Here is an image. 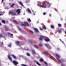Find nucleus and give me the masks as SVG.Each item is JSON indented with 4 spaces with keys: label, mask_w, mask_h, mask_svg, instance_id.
<instances>
[{
    "label": "nucleus",
    "mask_w": 66,
    "mask_h": 66,
    "mask_svg": "<svg viewBox=\"0 0 66 66\" xmlns=\"http://www.w3.org/2000/svg\"><path fill=\"white\" fill-rule=\"evenodd\" d=\"M13 64L15 65H17L18 64H19V63L16 60H13Z\"/></svg>",
    "instance_id": "nucleus-2"
},
{
    "label": "nucleus",
    "mask_w": 66,
    "mask_h": 66,
    "mask_svg": "<svg viewBox=\"0 0 66 66\" xmlns=\"http://www.w3.org/2000/svg\"><path fill=\"white\" fill-rule=\"evenodd\" d=\"M19 3H20V5H21V6H23V4H22V3L20 2H19Z\"/></svg>",
    "instance_id": "nucleus-29"
},
{
    "label": "nucleus",
    "mask_w": 66,
    "mask_h": 66,
    "mask_svg": "<svg viewBox=\"0 0 66 66\" xmlns=\"http://www.w3.org/2000/svg\"><path fill=\"white\" fill-rule=\"evenodd\" d=\"M0 37H3L2 35L1 34H0Z\"/></svg>",
    "instance_id": "nucleus-36"
},
{
    "label": "nucleus",
    "mask_w": 66,
    "mask_h": 66,
    "mask_svg": "<svg viewBox=\"0 0 66 66\" xmlns=\"http://www.w3.org/2000/svg\"><path fill=\"white\" fill-rule=\"evenodd\" d=\"M1 22L2 23H4V24L5 23V21L4 20H2Z\"/></svg>",
    "instance_id": "nucleus-15"
},
{
    "label": "nucleus",
    "mask_w": 66,
    "mask_h": 66,
    "mask_svg": "<svg viewBox=\"0 0 66 66\" xmlns=\"http://www.w3.org/2000/svg\"><path fill=\"white\" fill-rule=\"evenodd\" d=\"M56 56H57V57H58V58H60V56H59V55H58V54H56Z\"/></svg>",
    "instance_id": "nucleus-26"
},
{
    "label": "nucleus",
    "mask_w": 66,
    "mask_h": 66,
    "mask_svg": "<svg viewBox=\"0 0 66 66\" xmlns=\"http://www.w3.org/2000/svg\"><path fill=\"white\" fill-rule=\"evenodd\" d=\"M36 64H37L39 66H40V64H39V63H38V62H37V61L36 62Z\"/></svg>",
    "instance_id": "nucleus-28"
},
{
    "label": "nucleus",
    "mask_w": 66,
    "mask_h": 66,
    "mask_svg": "<svg viewBox=\"0 0 66 66\" xmlns=\"http://www.w3.org/2000/svg\"><path fill=\"white\" fill-rule=\"evenodd\" d=\"M49 16H50V17H51V15L50 14H49Z\"/></svg>",
    "instance_id": "nucleus-48"
},
{
    "label": "nucleus",
    "mask_w": 66,
    "mask_h": 66,
    "mask_svg": "<svg viewBox=\"0 0 66 66\" xmlns=\"http://www.w3.org/2000/svg\"><path fill=\"white\" fill-rule=\"evenodd\" d=\"M29 31H30V32H31V33H32V34H33V31H32L31 30H29Z\"/></svg>",
    "instance_id": "nucleus-33"
},
{
    "label": "nucleus",
    "mask_w": 66,
    "mask_h": 66,
    "mask_svg": "<svg viewBox=\"0 0 66 66\" xmlns=\"http://www.w3.org/2000/svg\"><path fill=\"white\" fill-rule=\"evenodd\" d=\"M30 2V0H26V2H25V3H29Z\"/></svg>",
    "instance_id": "nucleus-13"
},
{
    "label": "nucleus",
    "mask_w": 66,
    "mask_h": 66,
    "mask_svg": "<svg viewBox=\"0 0 66 66\" xmlns=\"http://www.w3.org/2000/svg\"><path fill=\"white\" fill-rule=\"evenodd\" d=\"M59 33H61V30H59Z\"/></svg>",
    "instance_id": "nucleus-47"
},
{
    "label": "nucleus",
    "mask_w": 66,
    "mask_h": 66,
    "mask_svg": "<svg viewBox=\"0 0 66 66\" xmlns=\"http://www.w3.org/2000/svg\"><path fill=\"white\" fill-rule=\"evenodd\" d=\"M14 5H15L14 4V3L12 4L11 5V7H13V6H14Z\"/></svg>",
    "instance_id": "nucleus-32"
},
{
    "label": "nucleus",
    "mask_w": 66,
    "mask_h": 66,
    "mask_svg": "<svg viewBox=\"0 0 66 66\" xmlns=\"http://www.w3.org/2000/svg\"><path fill=\"white\" fill-rule=\"evenodd\" d=\"M20 12V9H18L16 10V12L18 13V14H19Z\"/></svg>",
    "instance_id": "nucleus-8"
},
{
    "label": "nucleus",
    "mask_w": 66,
    "mask_h": 66,
    "mask_svg": "<svg viewBox=\"0 0 66 66\" xmlns=\"http://www.w3.org/2000/svg\"><path fill=\"white\" fill-rule=\"evenodd\" d=\"M27 20L28 21V22H31V19H30L29 18L27 19Z\"/></svg>",
    "instance_id": "nucleus-27"
},
{
    "label": "nucleus",
    "mask_w": 66,
    "mask_h": 66,
    "mask_svg": "<svg viewBox=\"0 0 66 66\" xmlns=\"http://www.w3.org/2000/svg\"><path fill=\"white\" fill-rule=\"evenodd\" d=\"M24 24L25 25V27L26 26H27V27H29V24L28 23V22H24Z\"/></svg>",
    "instance_id": "nucleus-4"
},
{
    "label": "nucleus",
    "mask_w": 66,
    "mask_h": 66,
    "mask_svg": "<svg viewBox=\"0 0 66 66\" xmlns=\"http://www.w3.org/2000/svg\"><path fill=\"white\" fill-rule=\"evenodd\" d=\"M13 22L15 23H16L18 24H19V23H18V22L16 20L13 19Z\"/></svg>",
    "instance_id": "nucleus-7"
},
{
    "label": "nucleus",
    "mask_w": 66,
    "mask_h": 66,
    "mask_svg": "<svg viewBox=\"0 0 66 66\" xmlns=\"http://www.w3.org/2000/svg\"><path fill=\"white\" fill-rule=\"evenodd\" d=\"M26 55H27V56H30V54L28 53H26Z\"/></svg>",
    "instance_id": "nucleus-25"
},
{
    "label": "nucleus",
    "mask_w": 66,
    "mask_h": 66,
    "mask_svg": "<svg viewBox=\"0 0 66 66\" xmlns=\"http://www.w3.org/2000/svg\"><path fill=\"white\" fill-rule=\"evenodd\" d=\"M42 5H43V6H44L45 8H46L47 7H49L51 6L50 5H49V4H45V3H42Z\"/></svg>",
    "instance_id": "nucleus-1"
},
{
    "label": "nucleus",
    "mask_w": 66,
    "mask_h": 66,
    "mask_svg": "<svg viewBox=\"0 0 66 66\" xmlns=\"http://www.w3.org/2000/svg\"><path fill=\"white\" fill-rule=\"evenodd\" d=\"M2 25V24H1V23L0 22V26H1Z\"/></svg>",
    "instance_id": "nucleus-53"
},
{
    "label": "nucleus",
    "mask_w": 66,
    "mask_h": 66,
    "mask_svg": "<svg viewBox=\"0 0 66 66\" xmlns=\"http://www.w3.org/2000/svg\"><path fill=\"white\" fill-rule=\"evenodd\" d=\"M44 38L43 36H40L39 38V40L42 41L44 39Z\"/></svg>",
    "instance_id": "nucleus-3"
},
{
    "label": "nucleus",
    "mask_w": 66,
    "mask_h": 66,
    "mask_svg": "<svg viewBox=\"0 0 66 66\" xmlns=\"http://www.w3.org/2000/svg\"><path fill=\"white\" fill-rule=\"evenodd\" d=\"M60 40L61 41V40H61V39H60Z\"/></svg>",
    "instance_id": "nucleus-58"
},
{
    "label": "nucleus",
    "mask_w": 66,
    "mask_h": 66,
    "mask_svg": "<svg viewBox=\"0 0 66 66\" xmlns=\"http://www.w3.org/2000/svg\"><path fill=\"white\" fill-rule=\"evenodd\" d=\"M22 66H27V65H26L23 64H22Z\"/></svg>",
    "instance_id": "nucleus-40"
},
{
    "label": "nucleus",
    "mask_w": 66,
    "mask_h": 66,
    "mask_svg": "<svg viewBox=\"0 0 66 66\" xmlns=\"http://www.w3.org/2000/svg\"><path fill=\"white\" fill-rule=\"evenodd\" d=\"M1 43L2 45H3L4 44H3V42H2Z\"/></svg>",
    "instance_id": "nucleus-50"
},
{
    "label": "nucleus",
    "mask_w": 66,
    "mask_h": 66,
    "mask_svg": "<svg viewBox=\"0 0 66 66\" xmlns=\"http://www.w3.org/2000/svg\"><path fill=\"white\" fill-rule=\"evenodd\" d=\"M27 11L28 12H29V13H31V11L30 10V9H29V8H28L27 9Z\"/></svg>",
    "instance_id": "nucleus-16"
},
{
    "label": "nucleus",
    "mask_w": 66,
    "mask_h": 66,
    "mask_svg": "<svg viewBox=\"0 0 66 66\" xmlns=\"http://www.w3.org/2000/svg\"><path fill=\"white\" fill-rule=\"evenodd\" d=\"M51 28H52V29H54V26L53 25H51L50 26Z\"/></svg>",
    "instance_id": "nucleus-22"
},
{
    "label": "nucleus",
    "mask_w": 66,
    "mask_h": 66,
    "mask_svg": "<svg viewBox=\"0 0 66 66\" xmlns=\"http://www.w3.org/2000/svg\"><path fill=\"white\" fill-rule=\"evenodd\" d=\"M0 64H1V63H0Z\"/></svg>",
    "instance_id": "nucleus-59"
},
{
    "label": "nucleus",
    "mask_w": 66,
    "mask_h": 66,
    "mask_svg": "<svg viewBox=\"0 0 66 66\" xmlns=\"http://www.w3.org/2000/svg\"><path fill=\"white\" fill-rule=\"evenodd\" d=\"M44 40L46 42H48L50 41V39L48 38H47L46 39H44Z\"/></svg>",
    "instance_id": "nucleus-5"
},
{
    "label": "nucleus",
    "mask_w": 66,
    "mask_h": 66,
    "mask_svg": "<svg viewBox=\"0 0 66 66\" xmlns=\"http://www.w3.org/2000/svg\"><path fill=\"white\" fill-rule=\"evenodd\" d=\"M42 28H43L44 30H46V27H45V26H43L42 27Z\"/></svg>",
    "instance_id": "nucleus-31"
},
{
    "label": "nucleus",
    "mask_w": 66,
    "mask_h": 66,
    "mask_svg": "<svg viewBox=\"0 0 66 66\" xmlns=\"http://www.w3.org/2000/svg\"><path fill=\"white\" fill-rule=\"evenodd\" d=\"M43 14L44 15H45L46 14V12H44L43 13Z\"/></svg>",
    "instance_id": "nucleus-38"
},
{
    "label": "nucleus",
    "mask_w": 66,
    "mask_h": 66,
    "mask_svg": "<svg viewBox=\"0 0 66 66\" xmlns=\"http://www.w3.org/2000/svg\"><path fill=\"white\" fill-rule=\"evenodd\" d=\"M5 30L6 31H9V28H7V27H5Z\"/></svg>",
    "instance_id": "nucleus-12"
},
{
    "label": "nucleus",
    "mask_w": 66,
    "mask_h": 66,
    "mask_svg": "<svg viewBox=\"0 0 66 66\" xmlns=\"http://www.w3.org/2000/svg\"><path fill=\"white\" fill-rule=\"evenodd\" d=\"M27 50H29V49H27Z\"/></svg>",
    "instance_id": "nucleus-56"
},
{
    "label": "nucleus",
    "mask_w": 66,
    "mask_h": 66,
    "mask_svg": "<svg viewBox=\"0 0 66 66\" xmlns=\"http://www.w3.org/2000/svg\"><path fill=\"white\" fill-rule=\"evenodd\" d=\"M61 66H65V65H64L62 64L61 65Z\"/></svg>",
    "instance_id": "nucleus-52"
},
{
    "label": "nucleus",
    "mask_w": 66,
    "mask_h": 66,
    "mask_svg": "<svg viewBox=\"0 0 66 66\" xmlns=\"http://www.w3.org/2000/svg\"><path fill=\"white\" fill-rule=\"evenodd\" d=\"M0 14H3V12H2L1 11L0 12Z\"/></svg>",
    "instance_id": "nucleus-46"
},
{
    "label": "nucleus",
    "mask_w": 66,
    "mask_h": 66,
    "mask_svg": "<svg viewBox=\"0 0 66 66\" xmlns=\"http://www.w3.org/2000/svg\"><path fill=\"white\" fill-rule=\"evenodd\" d=\"M8 46L9 47H11V45L9 44L8 45Z\"/></svg>",
    "instance_id": "nucleus-44"
},
{
    "label": "nucleus",
    "mask_w": 66,
    "mask_h": 66,
    "mask_svg": "<svg viewBox=\"0 0 66 66\" xmlns=\"http://www.w3.org/2000/svg\"><path fill=\"white\" fill-rule=\"evenodd\" d=\"M19 43H20L19 41H17L15 43L17 45H19Z\"/></svg>",
    "instance_id": "nucleus-14"
},
{
    "label": "nucleus",
    "mask_w": 66,
    "mask_h": 66,
    "mask_svg": "<svg viewBox=\"0 0 66 66\" xmlns=\"http://www.w3.org/2000/svg\"><path fill=\"white\" fill-rule=\"evenodd\" d=\"M30 43H32V41H30Z\"/></svg>",
    "instance_id": "nucleus-54"
},
{
    "label": "nucleus",
    "mask_w": 66,
    "mask_h": 66,
    "mask_svg": "<svg viewBox=\"0 0 66 66\" xmlns=\"http://www.w3.org/2000/svg\"><path fill=\"white\" fill-rule=\"evenodd\" d=\"M4 1V0H2V1Z\"/></svg>",
    "instance_id": "nucleus-57"
},
{
    "label": "nucleus",
    "mask_w": 66,
    "mask_h": 66,
    "mask_svg": "<svg viewBox=\"0 0 66 66\" xmlns=\"http://www.w3.org/2000/svg\"><path fill=\"white\" fill-rule=\"evenodd\" d=\"M39 61H40V62H44V60L42 59H39Z\"/></svg>",
    "instance_id": "nucleus-19"
},
{
    "label": "nucleus",
    "mask_w": 66,
    "mask_h": 66,
    "mask_svg": "<svg viewBox=\"0 0 66 66\" xmlns=\"http://www.w3.org/2000/svg\"><path fill=\"white\" fill-rule=\"evenodd\" d=\"M8 34L9 35H10L12 36H13V35L12 34H11L9 32H8Z\"/></svg>",
    "instance_id": "nucleus-23"
},
{
    "label": "nucleus",
    "mask_w": 66,
    "mask_h": 66,
    "mask_svg": "<svg viewBox=\"0 0 66 66\" xmlns=\"http://www.w3.org/2000/svg\"><path fill=\"white\" fill-rule=\"evenodd\" d=\"M3 15L2 14H1V13H0V16H2V15Z\"/></svg>",
    "instance_id": "nucleus-51"
},
{
    "label": "nucleus",
    "mask_w": 66,
    "mask_h": 66,
    "mask_svg": "<svg viewBox=\"0 0 66 66\" xmlns=\"http://www.w3.org/2000/svg\"><path fill=\"white\" fill-rule=\"evenodd\" d=\"M8 58L10 61H12V58H11V55H8Z\"/></svg>",
    "instance_id": "nucleus-6"
},
{
    "label": "nucleus",
    "mask_w": 66,
    "mask_h": 66,
    "mask_svg": "<svg viewBox=\"0 0 66 66\" xmlns=\"http://www.w3.org/2000/svg\"><path fill=\"white\" fill-rule=\"evenodd\" d=\"M44 63L45 64V65H46V66H48V64L46 62L44 61Z\"/></svg>",
    "instance_id": "nucleus-21"
},
{
    "label": "nucleus",
    "mask_w": 66,
    "mask_h": 66,
    "mask_svg": "<svg viewBox=\"0 0 66 66\" xmlns=\"http://www.w3.org/2000/svg\"><path fill=\"white\" fill-rule=\"evenodd\" d=\"M61 62H65V60L64 59H62L61 60Z\"/></svg>",
    "instance_id": "nucleus-34"
},
{
    "label": "nucleus",
    "mask_w": 66,
    "mask_h": 66,
    "mask_svg": "<svg viewBox=\"0 0 66 66\" xmlns=\"http://www.w3.org/2000/svg\"><path fill=\"white\" fill-rule=\"evenodd\" d=\"M32 52L33 54H35V50H32Z\"/></svg>",
    "instance_id": "nucleus-20"
},
{
    "label": "nucleus",
    "mask_w": 66,
    "mask_h": 66,
    "mask_svg": "<svg viewBox=\"0 0 66 66\" xmlns=\"http://www.w3.org/2000/svg\"><path fill=\"white\" fill-rule=\"evenodd\" d=\"M16 15V13H13V16H15V15Z\"/></svg>",
    "instance_id": "nucleus-41"
},
{
    "label": "nucleus",
    "mask_w": 66,
    "mask_h": 66,
    "mask_svg": "<svg viewBox=\"0 0 66 66\" xmlns=\"http://www.w3.org/2000/svg\"><path fill=\"white\" fill-rule=\"evenodd\" d=\"M57 60H58V61H59V62H61V61L59 59H57Z\"/></svg>",
    "instance_id": "nucleus-43"
},
{
    "label": "nucleus",
    "mask_w": 66,
    "mask_h": 66,
    "mask_svg": "<svg viewBox=\"0 0 66 66\" xmlns=\"http://www.w3.org/2000/svg\"><path fill=\"white\" fill-rule=\"evenodd\" d=\"M12 56L13 57L14 59L16 60L17 59V58L16 57V56H15V55L13 54L12 55Z\"/></svg>",
    "instance_id": "nucleus-10"
},
{
    "label": "nucleus",
    "mask_w": 66,
    "mask_h": 66,
    "mask_svg": "<svg viewBox=\"0 0 66 66\" xmlns=\"http://www.w3.org/2000/svg\"><path fill=\"white\" fill-rule=\"evenodd\" d=\"M33 15H35V13H34Z\"/></svg>",
    "instance_id": "nucleus-55"
},
{
    "label": "nucleus",
    "mask_w": 66,
    "mask_h": 66,
    "mask_svg": "<svg viewBox=\"0 0 66 66\" xmlns=\"http://www.w3.org/2000/svg\"><path fill=\"white\" fill-rule=\"evenodd\" d=\"M39 46H42L43 45H42V44H41V43H39Z\"/></svg>",
    "instance_id": "nucleus-39"
},
{
    "label": "nucleus",
    "mask_w": 66,
    "mask_h": 66,
    "mask_svg": "<svg viewBox=\"0 0 66 66\" xmlns=\"http://www.w3.org/2000/svg\"><path fill=\"white\" fill-rule=\"evenodd\" d=\"M40 30H41V31H43V29H42V28H40Z\"/></svg>",
    "instance_id": "nucleus-42"
},
{
    "label": "nucleus",
    "mask_w": 66,
    "mask_h": 66,
    "mask_svg": "<svg viewBox=\"0 0 66 66\" xmlns=\"http://www.w3.org/2000/svg\"><path fill=\"white\" fill-rule=\"evenodd\" d=\"M34 30L36 32H39L38 30L36 28H34Z\"/></svg>",
    "instance_id": "nucleus-11"
},
{
    "label": "nucleus",
    "mask_w": 66,
    "mask_h": 66,
    "mask_svg": "<svg viewBox=\"0 0 66 66\" xmlns=\"http://www.w3.org/2000/svg\"><path fill=\"white\" fill-rule=\"evenodd\" d=\"M57 50H60V49H59V48H57Z\"/></svg>",
    "instance_id": "nucleus-49"
},
{
    "label": "nucleus",
    "mask_w": 66,
    "mask_h": 66,
    "mask_svg": "<svg viewBox=\"0 0 66 66\" xmlns=\"http://www.w3.org/2000/svg\"><path fill=\"white\" fill-rule=\"evenodd\" d=\"M34 47H35V48H36L37 49H38V48H39V47H37L36 44H34Z\"/></svg>",
    "instance_id": "nucleus-17"
},
{
    "label": "nucleus",
    "mask_w": 66,
    "mask_h": 66,
    "mask_svg": "<svg viewBox=\"0 0 66 66\" xmlns=\"http://www.w3.org/2000/svg\"><path fill=\"white\" fill-rule=\"evenodd\" d=\"M9 13L10 14H13V13H14V12L12 11H10L9 12Z\"/></svg>",
    "instance_id": "nucleus-30"
},
{
    "label": "nucleus",
    "mask_w": 66,
    "mask_h": 66,
    "mask_svg": "<svg viewBox=\"0 0 66 66\" xmlns=\"http://www.w3.org/2000/svg\"><path fill=\"white\" fill-rule=\"evenodd\" d=\"M21 25L22 26H24L25 27V24H24L23 23L21 24Z\"/></svg>",
    "instance_id": "nucleus-37"
},
{
    "label": "nucleus",
    "mask_w": 66,
    "mask_h": 66,
    "mask_svg": "<svg viewBox=\"0 0 66 66\" xmlns=\"http://www.w3.org/2000/svg\"><path fill=\"white\" fill-rule=\"evenodd\" d=\"M43 52V53H44V54H45V55H48V53H47L45 52Z\"/></svg>",
    "instance_id": "nucleus-18"
},
{
    "label": "nucleus",
    "mask_w": 66,
    "mask_h": 66,
    "mask_svg": "<svg viewBox=\"0 0 66 66\" xmlns=\"http://www.w3.org/2000/svg\"><path fill=\"white\" fill-rule=\"evenodd\" d=\"M45 45L48 49H50V47L49 46H48L47 44H45Z\"/></svg>",
    "instance_id": "nucleus-9"
},
{
    "label": "nucleus",
    "mask_w": 66,
    "mask_h": 66,
    "mask_svg": "<svg viewBox=\"0 0 66 66\" xmlns=\"http://www.w3.org/2000/svg\"><path fill=\"white\" fill-rule=\"evenodd\" d=\"M40 6L41 7H42V8H44V7H43V6L42 5H40Z\"/></svg>",
    "instance_id": "nucleus-45"
},
{
    "label": "nucleus",
    "mask_w": 66,
    "mask_h": 66,
    "mask_svg": "<svg viewBox=\"0 0 66 66\" xmlns=\"http://www.w3.org/2000/svg\"><path fill=\"white\" fill-rule=\"evenodd\" d=\"M58 27H61L62 26V25H61V24L60 23H59L58 24Z\"/></svg>",
    "instance_id": "nucleus-24"
},
{
    "label": "nucleus",
    "mask_w": 66,
    "mask_h": 66,
    "mask_svg": "<svg viewBox=\"0 0 66 66\" xmlns=\"http://www.w3.org/2000/svg\"><path fill=\"white\" fill-rule=\"evenodd\" d=\"M18 29H19V30H20V31H21L22 30V29H21L19 27L18 28Z\"/></svg>",
    "instance_id": "nucleus-35"
}]
</instances>
